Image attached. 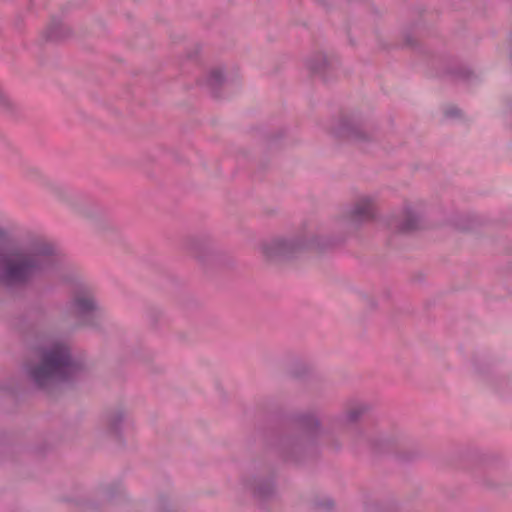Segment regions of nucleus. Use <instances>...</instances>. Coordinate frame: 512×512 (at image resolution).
<instances>
[{
  "instance_id": "f257e3e1",
  "label": "nucleus",
  "mask_w": 512,
  "mask_h": 512,
  "mask_svg": "<svg viewBox=\"0 0 512 512\" xmlns=\"http://www.w3.org/2000/svg\"><path fill=\"white\" fill-rule=\"evenodd\" d=\"M9 233L0 228V286L15 290L28 286L53 267L54 248L35 240L28 245H6Z\"/></svg>"
},
{
  "instance_id": "f03ea898",
  "label": "nucleus",
  "mask_w": 512,
  "mask_h": 512,
  "mask_svg": "<svg viewBox=\"0 0 512 512\" xmlns=\"http://www.w3.org/2000/svg\"><path fill=\"white\" fill-rule=\"evenodd\" d=\"M88 372V364L74 358L70 346L59 341L43 348L40 362L27 369L30 380L42 390H49L63 383H73Z\"/></svg>"
},
{
  "instance_id": "7ed1b4c3",
  "label": "nucleus",
  "mask_w": 512,
  "mask_h": 512,
  "mask_svg": "<svg viewBox=\"0 0 512 512\" xmlns=\"http://www.w3.org/2000/svg\"><path fill=\"white\" fill-rule=\"evenodd\" d=\"M293 420L300 431L280 437L273 451L282 462L299 465L318 452L319 439L325 430L320 418L314 413H299Z\"/></svg>"
},
{
  "instance_id": "20e7f679",
  "label": "nucleus",
  "mask_w": 512,
  "mask_h": 512,
  "mask_svg": "<svg viewBox=\"0 0 512 512\" xmlns=\"http://www.w3.org/2000/svg\"><path fill=\"white\" fill-rule=\"evenodd\" d=\"M272 458L270 454L252 458L241 477L242 486L260 502L272 500L277 494L276 468Z\"/></svg>"
},
{
  "instance_id": "39448f33",
  "label": "nucleus",
  "mask_w": 512,
  "mask_h": 512,
  "mask_svg": "<svg viewBox=\"0 0 512 512\" xmlns=\"http://www.w3.org/2000/svg\"><path fill=\"white\" fill-rule=\"evenodd\" d=\"M335 240L314 231L286 239L274 238L264 241L260 250L267 260L291 259L306 250L323 251L335 244Z\"/></svg>"
},
{
  "instance_id": "423d86ee",
  "label": "nucleus",
  "mask_w": 512,
  "mask_h": 512,
  "mask_svg": "<svg viewBox=\"0 0 512 512\" xmlns=\"http://www.w3.org/2000/svg\"><path fill=\"white\" fill-rule=\"evenodd\" d=\"M68 307L80 326L92 330L101 329L103 309L91 288L76 289L68 302Z\"/></svg>"
},
{
  "instance_id": "0eeeda50",
  "label": "nucleus",
  "mask_w": 512,
  "mask_h": 512,
  "mask_svg": "<svg viewBox=\"0 0 512 512\" xmlns=\"http://www.w3.org/2000/svg\"><path fill=\"white\" fill-rule=\"evenodd\" d=\"M333 132L339 137L357 143L372 141L375 138V131L359 113L342 116L338 127Z\"/></svg>"
},
{
  "instance_id": "6e6552de",
  "label": "nucleus",
  "mask_w": 512,
  "mask_h": 512,
  "mask_svg": "<svg viewBox=\"0 0 512 512\" xmlns=\"http://www.w3.org/2000/svg\"><path fill=\"white\" fill-rule=\"evenodd\" d=\"M181 249L202 263L209 260L216 261L220 257V252L216 249L211 237L206 234H193L184 237Z\"/></svg>"
},
{
  "instance_id": "1a4fd4ad",
  "label": "nucleus",
  "mask_w": 512,
  "mask_h": 512,
  "mask_svg": "<svg viewBox=\"0 0 512 512\" xmlns=\"http://www.w3.org/2000/svg\"><path fill=\"white\" fill-rule=\"evenodd\" d=\"M375 216L374 201L370 197L359 198L346 216V225L350 232L356 231L363 223Z\"/></svg>"
},
{
  "instance_id": "9d476101",
  "label": "nucleus",
  "mask_w": 512,
  "mask_h": 512,
  "mask_svg": "<svg viewBox=\"0 0 512 512\" xmlns=\"http://www.w3.org/2000/svg\"><path fill=\"white\" fill-rule=\"evenodd\" d=\"M388 227L394 233H412L423 228V219L411 207H405L400 215L389 218Z\"/></svg>"
},
{
  "instance_id": "9b49d317",
  "label": "nucleus",
  "mask_w": 512,
  "mask_h": 512,
  "mask_svg": "<svg viewBox=\"0 0 512 512\" xmlns=\"http://www.w3.org/2000/svg\"><path fill=\"white\" fill-rule=\"evenodd\" d=\"M353 442L355 446L365 443L375 453L388 452L399 446L397 439L390 435H366L362 430L353 434Z\"/></svg>"
},
{
  "instance_id": "f8f14e48",
  "label": "nucleus",
  "mask_w": 512,
  "mask_h": 512,
  "mask_svg": "<svg viewBox=\"0 0 512 512\" xmlns=\"http://www.w3.org/2000/svg\"><path fill=\"white\" fill-rule=\"evenodd\" d=\"M305 65L310 73L319 76L323 81H328L327 75L336 69L337 59L319 51L308 56Z\"/></svg>"
},
{
  "instance_id": "ddd939ff",
  "label": "nucleus",
  "mask_w": 512,
  "mask_h": 512,
  "mask_svg": "<svg viewBox=\"0 0 512 512\" xmlns=\"http://www.w3.org/2000/svg\"><path fill=\"white\" fill-rule=\"evenodd\" d=\"M61 197L66 203L78 210L82 215L94 220L99 225L106 221V213L98 205L82 201L75 195L67 192L62 193Z\"/></svg>"
},
{
  "instance_id": "4468645a",
  "label": "nucleus",
  "mask_w": 512,
  "mask_h": 512,
  "mask_svg": "<svg viewBox=\"0 0 512 512\" xmlns=\"http://www.w3.org/2000/svg\"><path fill=\"white\" fill-rule=\"evenodd\" d=\"M128 415V410L123 404H116L104 412L102 423L108 433L120 436L122 424Z\"/></svg>"
},
{
  "instance_id": "2eb2a0df",
  "label": "nucleus",
  "mask_w": 512,
  "mask_h": 512,
  "mask_svg": "<svg viewBox=\"0 0 512 512\" xmlns=\"http://www.w3.org/2000/svg\"><path fill=\"white\" fill-rule=\"evenodd\" d=\"M70 34L69 27L65 26L58 18L52 17L42 36L47 42H60L69 37Z\"/></svg>"
},
{
  "instance_id": "dca6fc26",
  "label": "nucleus",
  "mask_w": 512,
  "mask_h": 512,
  "mask_svg": "<svg viewBox=\"0 0 512 512\" xmlns=\"http://www.w3.org/2000/svg\"><path fill=\"white\" fill-rule=\"evenodd\" d=\"M371 409V406L363 401H355L349 404L347 407L345 414L343 416H339L334 418L335 422H348L355 423L358 422L365 414H367Z\"/></svg>"
},
{
  "instance_id": "f3484780",
  "label": "nucleus",
  "mask_w": 512,
  "mask_h": 512,
  "mask_svg": "<svg viewBox=\"0 0 512 512\" xmlns=\"http://www.w3.org/2000/svg\"><path fill=\"white\" fill-rule=\"evenodd\" d=\"M225 81L224 73L220 68H215L210 71L209 75L205 80V85L209 89L210 93L217 97L218 89L222 86Z\"/></svg>"
},
{
  "instance_id": "a211bd4d",
  "label": "nucleus",
  "mask_w": 512,
  "mask_h": 512,
  "mask_svg": "<svg viewBox=\"0 0 512 512\" xmlns=\"http://www.w3.org/2000/svg\"><path fill=\"white\" fill-rule=\"evenodd\" d=\"M312 508L315 512H333L335 503L329 497H316L312 501Z\"/></svg>"
},
{
  "instance_id": "6ab92c4d",
  "label": "nucleus",
  "mask_w": 512,
  "mask_h": 512,
  "mask_svg": "<svg viewBox=\"0 0 512 512\" xmlns=\"http://www.w3.org/2000/svg\"><path fill=\"white\" fill-rule=\"evenodd\" d=\"M455 75L459 79H462V80L468 81V82H471L477 78V76L470 69H467V68L458 70L457 72H455Z\"/></svg>"
},
{
  "instance_id": "aec40b11",
  "label": "nucleus",
  "mask_w": 512,
  "mask_h": 512,
  "mask_svg": "<svg viewBox=\"0 0 512 512\" xmlns=\"http://www.w3.org/2000/svg\"><path fill=\"white\" fill-rule=\"evenodd\" d=\"M0 109L10 111L13 109V103L7 94L0 88Z\"/></svg>"
},
{
  "instance_id": "412c9836",
  "label": "nucleus",
  "mask_w": 512,
  "mask_h": 512,
  "mask_svg": "<svg viewBox=\"0 0 512 512\" xmlns=\"http://www.w3.org/2000/svg\"><path fill=\"white\" fill-rule=\"evenodd\" d=\"M460 115V110L457 107H449L445 110V116L454 118Z\"/></svg>"
},
{
  "instance_id": "4be33fe9",
  "label": "nucleus",
  "mask_w": 512,
  "mask_h": 512,
  "mask_svg": "<svg viewBox=\"0 0 512 512\" xmlns=\"http://www.w3.org/2000/svg\"><path fill=\"white\" fill-rule=\"evenodd\" d=\"M481 484L488 489H494L497 487L496 483L491 481L488 477H483L481 479Z\"/></svg>"
},
{
  "instance_id": "5701e85b",
  "label": "nucleus",
  "mask_w": 512,
  "mask_h": 512,
  "mask_svg": "<svg viewBox=\"0 0 512 512\" xmlns=\"http://www.w3.org/2000/svg\"><path fill=\"white\" fill-rule=\"evenodd\" d=\"M329 446L335 450V451H339L341 449V443L338 441V440H331V442L329 443Z\"/></svg>"
},
{
  "instance_id": "b1692460",
  "label": "nucleus",
  "mask_w": 512,
  "mask_h": 512,
  "mask_svg": "<svg viewBox=\"0 0 512 512\" xmlns=\"http://www.w3.org/2000/svg\"><path fill=\"white\" fill-rule=\"evenodd\" d=\"M158 509H159V512H172L170 509H168L165 500H161V502L159 503Z\"/></svg>"
},
{
  "instance_id": "393cba45",
  "label": "nucleus",
  "mask_w": 512,
  "mask_h": 512,
  "mask_svg": "<svg viewBox=\"0 0 512 512\" xmlns=\"http://www.w3.org/2000/svg\"><path fill=\"white\" fill-rule=\"evenodd\" d=\"M509 44H510V47H511L510 59L512 61V33L510 34V37H509Z\"/></svg>"
}]
</instances>
